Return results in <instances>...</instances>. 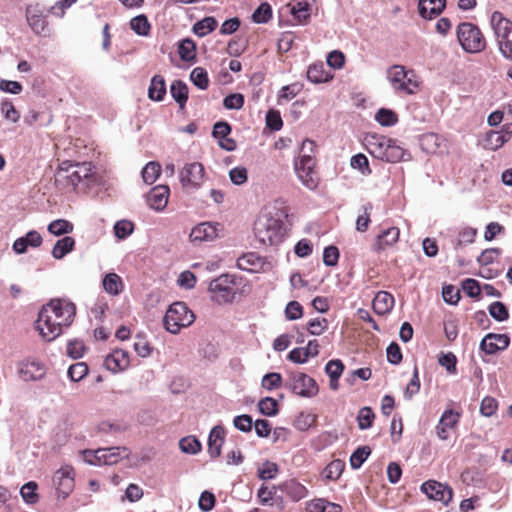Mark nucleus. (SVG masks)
<instances>
[{"label": "nucleus", "instance_id": "40", "mask_svg": "<svg viewBox=\"0 0 512 512\" xmlns=\"http://www.w3.org/2000/svg\"><path fill=\"white\" fill-rule=\"evenodd\" d=\"M179 447L183 453L197 454L201 451V443L195 436H186L179 441Z\"/></svg>", "mask_w": 512, "mask_h": 512}, {"label": "nucleus", "instance_id": "21", "mask_svg": "<svg viewBox=\"0 0 512 512\" xmlns=\"http://www.w3.org/2000/svg\"><path fill=\"white\" fill-rule=\"evenodd\" d=\"M168 197L169 187L165 185H158L152 188L148 193L147 203L152 209L161 211L167 206Z\"/></svg>", "mask_w": 512, "mask_h": 512}, {"label": "nucleus", "instance_id": "37", "mask_svg": "<svg viewBox=\"0 0 512 512\" xmlns=\"http://www.w3.org/2000/svg\"><path fill=\"white\" fill-rule=\"evenodd\" d=\"M291 5V14L299 22L303 23L310 17V7L306 1H295Z\"/></svg>", "mask_w": 512, "mask_h": 512}, {"label": "nucleus", "instance_id": "8", "mask_svg": "<svg viewBox=\"0 0 512 512\" xmlns=\"http://www.w3.org/2000/svg\"><path fill=\"white\" fill-rule=\"evenodd\" d=\"M194 320V313L184 302H174L166 311L164 327L168 332L177 334L182 328L190 326Z\"/></svg>", "mask_w": 512, "mask_h": 512}, {"label": "nucleus", "instance_id": "50", "mask_svg": "<svg viewBox=\"0 0 512 512\" xmlns=\"http://www.w3.org/2000/svg\"><path fill=\"white\" fill-rule=\"evenodd\" d=\"M195 43L191 39H184L179 44V56L184 61H191L195 58Z\"/></svg>", "mask_w": 512, "mask_h": 512}, {"label": "nucleus", "instance_id": "43", "mask_svg": "<svg viewBox=\"0 0 512 512\" xmlns=\"http://www.w3.org/2000/svg\"><path fill=\"white\" fill-rule=\"evenodd\" d=\"M371 454L369 446L358 447L350 457V465L353 469H359L368 456Z\"/></svg>", "mask_w": 512, "mask_h": 512}, {"label": "nucleus", "instance_id": "46", "mask_svg": "<svg viewBox=\"0 0 512 512\" xmlns=\"http://www.w3.org/2000/svg\"><path fill=\"white\" fill-rule=\"evenodd\" d=\"M375 418V414L370 407H362L359 410L357 421L358 427L360 430H366L370 428L373 424V420Z\"/></svg>", "mask_w": 512, "mask_h": 512}, {"label": "nucleus", "instance_id": "11", "mask_svg": "<svg viewBox=\"0 0 512 512\" xmlns=\"http://www.w3.org/2000/svg\"><path fill=\"white\" fill-rule=\"evenodd\" d=\"M205 176L204 166L199 162L187 163L179 172L182 186L186 189H199Z\"/></svg>", "mask_w": 512, "mask_h": 512}, {"label": "nucleus", "instance_id": "38", "mask_svg": "<svg viewBox=\"0 0 512 512\" xmlns=\"http://www.w3.org/2000/svg\"><path fill=\"white\" fill-rule=\"evenodd\" d=\"M48 231L55 236L66 235L73 231V224L65 219H57L48 225Z\"/></svg>", "mask_w": 512, "mask_h": 512}, {"label": "nucleus", "instance_id": "54", "mask_svg": "<svg viewBox=\"0 0 512 512\" xmlns=\"http://www.w3.org/2000/svg\"><path fill=\"white\" fill-rule=\"evenodd\" d=\"M363 214L359 215L356 220V230L359 232H365L369 224L371 222L370 220V211L372 210V204L367 203L363 205Z\"/></svg>", "mask_w": 512, "mask_h": 512}, {"label": "nucleus", "instance_id": "56", "mask_svg": "<svg viewBox=\"0 0 512 512\" xmlns=\"http://www.w3.org/2000/svg\"><path fill=\"white\" fill-rule=\"evenodd\" d=\"M351 167L358 169L363 175H370L369 161L363 154H357L351 158Z\"/></svg>", "mask_w": 512, "mask_h": 512}, {"label": "nucleus", "instance_id": "53", "mask_svg": "<svg viewBox=\"0 0 512 512\" xmlns=\"http://www.w3.org/2000/svg\"><path fill=\"white\" fill-rule=\"evenodd\" d=\"M88 373V366L84 362L72 364L68 369V376L74 382L81 381Z\"/></svg>", "mask_w": 512, "mask_h": 512}, {"label": "nucleus", "instance_id": "3", "mask_svg": "<svg viewBox=\"0 0 512 512\" xmlns=\"http://www.w3.org/2000/svg\"><path fill=\"white\" fill-rule=\"evenodd\" d=\"M254 233L261 244L272 246L283 240L285 229L280 218L274 217L270 212H264L254 224Z\"/></svg>", "mask_w": 512, "mask_h": 512}, {"label": "nucleus", "instance_id": "12", "mask_svg": "<svg viewBox=\"0 0 512 512\" xmlns=\"http://www.w3.org/2000/svg\"><path fill=\"white\" fill-rule=\"evenodd\" d=\"M74 469L65 465L57 470L53 475V484L59 496L66 498L74 489Z\"/></svg>", "mask_w": 512, "mask_h": 512}, {"label": "nucleus", "instance_id": "36", "mask_svg": "<svg viewBox=\"0 0 512 512\" xmlns=\"http://www.w3.org/2000/svg\"><path fill=\"white\" fill-rule=\"evenodd\" d=\"M296 174L302 184L309 190H314L318 186V178L314 168L308 169H295Z\"/></svg>", "mask_w": 512, "mask_h": 512}, {"label": "nucleus", "instance_id": "22", "mask_svg": "<svg viewBox=\"0 0 512 512\" xmlns=\"http://www.w3.org/2000/svg\"><path fill=\"white\" fill-rule=\"evenodd\" d=\"M129 363L128 353L121 349L114 350L104 361L105 367L114 373L125 370Z\"/></svg>", "mask_w": 512, "mask_h": 512}, {"label": "nucleus", "instance_id": "23", "mask_svg": "<svg viewBox=\"0 0 512 512\" xmlns=\"http://www.w3.org/2000/svg\"><path fill=\"white\" fill-rule=\"evenodd\" d=\"M225 430L222 426H214L208 437V453L211 458H217L221 454V449L224 444Z\"/></svg>", "mask_w": 512, "mask_h": 512}, {"label": "nucleus", "instance_id": "9", "mask_svg": "<svg viewBox=\"0 0 512 512\" xmlns=\"http://www.w3.org/2000/svg\"><path fill=\"white\" fill-rule=\"evenodd\" d=\"M457 38L461 47L468 53H478L486 48L482 32L472 23H460L457 27Z\"/></svg>", "mask_w": 512, "mask_h": 512}, {"label": "nucleus", "instance_id": "29", "mask_svg": "<svg viewBox=\"0 0 512 512\" xmlns=\"http://www.w3.org/2000/svg\"><path fill=\"white\" fill-rule=\"evenodd\" d=\"M264 265V259L256 253H247L237 260V266L249 272H258L263 269Z\"/></svg>", "mask_w": 512, "mask_h": 512}, {"label": "nucleus", "instance_id": "10", "mask_svg": "<svg viewBox=\"0 0 512 512\" xmlns=\"http://www.w3.org/2000/svg\"><path fill=\"white\" fill-rule=\"evenodd\" d=\"M286 387L293 393L307 398L314 397L318 393V385L316 381L305 373L300 372L291 373L289 375Z\"/></svg>", "mask_w": 512, "mask_h": 512}, {"label": "nucleus", "instance_id": "6", "mask_svg": "<svg viewBox=\"0 0 512 512\" xmlns=\"http://www.w3.org/2000/svg\"><path fill=\"white\" fill-rule=\"evenodd\" d=\"M238 288V278L230 274H222L213 279L208 286L212 301L219 305L232 303Z\"/></svg>", "mask_w": 512, "mask_h": 512}, {"label": "nucleus", "instance_id": "51", "mask_svg": "<svg viewBox=\"0 0 512 512\" xmlns=\"http://www.w3.org/2000/svg\"><path fill=\"white\" fill-rule=\"evenodd\" d=\"M328 329V321L325 318L317 317L307 323V330L311 335L319 336Z\"/></svg>", "mask_w": 512, "mask_h": 512}, {"label": "nucleus", "instance_id": "39", "mask_svg": "<svg viewBox=\"0 0 512 512\" xmlns=\"http://www.w3.org/2000/svg\"><path fill=\"white\" fill-rule=\"evenodd\" d=\"M161 173V165L158 162H149L142 169V178L146 184H153Z\"/></svg>", "mask_w": 512, "mask_h": 512}, {"label": "nucleus", "instance_id": "19", "mask_svg": "<svg viewBox=\"0 0 512 512\" xmlns=\"http://www.w3.org/2000/svg\"><path fill=\"white\" fill-rule=\"evenodd\" d=\"M218 223L203 222L195 226L191 233L192 242L212 241L217 237Z\"/></svg>", "mask_w": 512, "mask_h": 512}, {"label": "nucleus", "instance_id": "17", "mask_svg": "<svg viewBox=\"0 0 512 512\" xmlns=\"http://www.w3.org/2000/svg\"><path fill=\"white\" fill-rule=\"evenodd\" d=\"M319 354V344L317 340H310L305 347H297L292 349L287 358L297 364L306 363L311 357Z\"/></svg>", "mask_w": 512, "mask_h": 512}, {"label": "nucleus", "instance_id": "58", "mask_svg": "<svg viewBox=\"0 0 512 512\" xmlns=\"http://www.w3.org/2000/svg\"><path fill=\"white\" fill-rule=\"evenodd\" d=\"M243 105L244 96L240 93L230 94L223 100V106L228 110H239Z\"/></svg>", "mask_w": 512, "mask_h": 512}, {"label": "nucleus", "instance_id": "34", "mask_svg": "<svg viewBox=\"0 0 512 512\" xmlns=\"http://www.w3.org/2000/svg\"><path fill=\"white\" fill-rule=\"evenodd\" d=\"M103 287L107 293L118 295L122 291L123 283L120 276L115 273H109L103 279Z\"/></svg>", "mask_w": 512, "mask_h": 512}, {"label": "nucleus", "instance_id": "28", "mask_svg": "<svg viewBox=\"0 0 512 512\" xmlns=\"http://www.w3.org/2000/svg\"><path fill=\"white\" fill-rule=\"evenodd\" d=\"M372 305L375 313L385 315L393 309L394 297L386 291H379L375 295Z\"/></svg>", "mask_w": 512, "mask_h": 512}, {"label": "nucleus", "instance_id": "2", "mask_svg": "<svg viewBox=\"0 0 512 512\" xmlns=\"http://www.w3.org/2000/svg\"><path fill=\"white\" fill-rule=\"evenodd\" d=\"M93 176L90 162L64 161L57 169L55 181L64 188L75 189L80 183H85L88 186Z\"/></svg>", "mask_w": 512, "mask_h": 512}, {"label": "nucleus", "instance_id": "14", "mask_svg": "<svg viewBox=\"0 0 512 512\" xmlns=\"http://www.w3.org/2000/svg\"><path fill=\"white\" fill-rule=\"evenodd\" d=\"M26 20L31 30L37 34H45L48 22L43 9L39 4L28 5L26 7Z\"/></svg>", "mask_w": 512, "mask_h": 512}, {"label": "nucleus", "instance_id": "7", "mask_svg": "<svg viewBox=\"0 0 512 512\" xmlns=\"http://www.w3.org/2000/svg\"><path fill=\"white\" fill-rule=\"evenodd\" d=\"M499 51L504 58L512 61V21L505 18L501 12L495 11L491 16Z\"/></svg>", "mask_w": 512, "mask_h": 512}, {"label": "nucleus", "instance_id": "5", "mask_svg": "<svg viewBox=\"0 0 512 512\" xmlns=\"http://www.w3.org/2000/svg\"><path fill=\"white\" fill-rule=\"evenodd\" d=\"M57 305H60V299H52L44 305L38 314L36 328L40 335L47 341H52L62 334V326L55 317Z\"/></svg>", "mask_w": 512, "mask_h": 512}, {"label": "nucleus", "instance_id": "61", "mask_svg": "<svg viewBox=\"0 0 512 512\" xmlns=\"http://www.w3.org/2000/svg\"><path fill=\"white\" fill-rule=\"evenodd\" d=\"M339 260V250L336 246L330 245L323 251V262L326 266H336Z\"/></svg>", "mask_w": 512, "mask_h": 512}, {"label": "nucleus", "instance_id": "4", "mask_svg": "<svg viewBox=\"0 0 512 512\" xmlns=\"http://www.w3.org/2000/svg\"><path fill=\"white\" fill-rule=\"evenodd\" d=\"M386 78L393 90L400 95H413L419 89V81L413 70L402 65H393L387 69Z\"/></svg>", "mask_w": 512, "mask_h": 512}, {"label": "nucleus", "instance_id": "26", "mask_svg": "<svg viewBox=\"0 0 512 512\" xmlns=\"http://www.w3.org/2000/svg\"><path fill=\"white\" fill-rule=\"evenodd\" d=\"M446 0H419V14L425 19H433L445 8Z\"/></svg>", "mask_w": 512, "mask_h": 512}, {"label": "nucleus", "instance_id": "41", "mask_svg": "<svg viewBox=\"0 0 512 512\" xmlns=\"http://www.w3.org/2000/svg\"><path fill=\"white\" fill-rule=\"evenodd\" d=\"M131 29L138 35L147 36L150 31V23L145 15H138L130 21Z\"/></svg>", "mask_w": 512, "mask_h": 512}, {"label": "nucleus", "instance_id": "64", "mask_svg": "<svg viewBox=\"0 0 512 512\" xmlns=\"http://www.w3.org/2000/svg\"><path fill=\"white\" fill-rule=\"evenodd\" d=\"M278 467L275 463L265 462L263 466L258 470V476L262 480H270L276 477Z\"/></svg>", "mask_w": 512, "mask_h": 512}, {"label": "nucleus", "instance_id": "48", "mask_svg": "<svg viewBox=\"0 0 512 512\" xmlns=\"http://www.w3.org/2000/svg\"><path fill=\"white\" fill-rule=\"evenodd\" d=\"M345 464L342 460H333L330 462L326 468L324 469V476L325 478L329 480H336L338 479L343 470H344Z\"/></svg>", "mask_w": 512, "mask_h": 512}, {"label": "nucleus", "instance_id": "60", "mask_svg": "<svg viewBox=\"0 0 512 512\" xmlns=\"http://www.w3.org/2000/svg\"><path fill=\"white\" fill-rule=\"evenodd\" d=\"M281 384L282 376L276 372L268 373L262 379V387L269 391L279 388Z\"/></svg>", "mask_w": 512, "mask_h": 512}, {"label": "nucleus", "instance_id": "49", "mask_svg": "<svg viewBox=\"0 0 512 512\" xmlns=\"http://www.w3.org/2000/svg\"><path fill=\"white\" fill-rule=\"evenodd\" d=\"M489 314L496 321L503 322L508 319L509 313L506 306L499 301L493 302L488 307Z\"/></svg>", "mask_w": 512, "mask_h": 512}, {"label": "nucleus", "instance_id": "33", "mask_svg": "<svg viewBox=\"0 0 512 512\" xmlns=\"http://www.w3.org/2000/svg\"><path fill=\"white\" fill-rule=\"evenodd\" d=\"M170 93L175 101L183 108L188 99V87L181 80H175L170 87Z\"/></svg>", "mask_w": 512, "mask_h": 512}, {"label": "nucleus", "instance_id": "44", "mask_svg": "<svg viewBox=\"0 0 512 512\" xmlns=\"http://www.w3.org/2000/svg\"><path fill=\"white\" fill-rule=\"evenodd\" d=\"M375 119L380 125L386 127L393 126L398 121L396 113L386 108L379 109L375 115Z\"/></svg>", "mask_w": 512, "mask_h": 512}, {"label": "nucleus", "instance_id": "30", "mask_svg": "<svg viewBox=\"0 0 512 512\" xmlns=\"http://www.w3.org/2000/svg\"><path fill=\"white\" fill-rule=\"evenodd\" d=\"M330 71L325 69L323 63H315L309 66L307 70V78L312 83H325L332 79Z\"/></svg>", "mask_w": 512, "mask_h": 512}, {"label": "nucleus", "instance_id": "25", "mask_svg": "<svg viewBox=\"0 0 512 512\" xmlns=\"http://www.w3.org/2000/svg\"><path fill=\"white\" fill-rule=\"evenodd\" d=\"M512 130L507 127L506 132L491 130L486 133L483 140V147L489 150H497L502 147L510 138Z\"/></svg>", "mask_w": 512, "mask_h": 512}, {"label": "nucleus", "instance_id": "42", "mask_svg": "<svg viewBox=\"0 0 512 512\" xmlns=\"http://www.w3.org/2000/svg\"><path fill=\"white\" fill-rule=\"evenodd\" d=\"M190 79L193 84L201 90H205L209 86L207 71L202 67H196L191 71Z\"/></svg>", "mask_w": 512, "mask_h": 512}, {"label": "nucleus", "instance_id": "31", "mask_svg": "<svg viewBox=\"0 0 512 512\" xmlns=\"http://www.w3.org/2000/svg\"><path fill=\"white\" fill-rule=\"evenodd\" d=\"M166 95V83L161 75H155L150 82L148 88V97L153 100L160 102Z\"/></svg>", "mask_w": 512, "mask_h": 512}, {"label": "nucleus", "instance_id": "24", "mask_svg": "<svg viewBox=\"0 0 512 512\" xmlns=\"http://www.w3.org/2000/svg\"><path fill=\"white\" fill-rule=\"evenodd\" d=\"M100 465H114L121 459L129 456V450L126 447L99 448Z\"/></svg>", "mask_w": 512, "mask_h": 512}, {"label": "nucleus", "instance_id": "45", "mask_svg": "<svg viewBox=\"0 0 512 512\" xmlns=\"http://www.w3.org/2000/svg\"><path fill=\"white\" fill-rule=\"evenodd\" d=\"M272 17V8L267 2L261 3L252 14L255 23H267Z\"/></svg>", "mask_w": 512, "mask_h": 512}, {"label": "nucleus", "instance_id": "13", "mask_svg": "<svg viewBox=\"0 0 512 512\" xmlns=\"http://www.w3.org/2000/svg\"><path fill=\"white\" fill-rule=\"evenodd\" d=\"M421 491L425 493L428 498L439 501L444 505H448L453 497V490L450 486L435 480H428L423 483L421 485Z\"/></svg>", "mask_w": 512, "mask_h": 512}, {"label": "nucleus", "instance_id": "15", "mask_svg": "<svg viewBox=\"0 0 512 512\" xmlns=\"http://www.w3.org/2000/svg\"><path fill=\"white\" fill-rule=\"evenodd\" d=\"M460 416V413L455 412L452 409L444 411L435 428L439 439L447 440L450 437V430L457 426Z\"/></svg>", "mask_w": 512, "mask_h": 512}, {"label": "nucleus", "instance_id": "20", "mask_svg": "<svg viewBox=\"0 0 512 512\" xmlns=\"http://www.w3.org/2000/svg\"><path fill=\"white\" fill-rule=\"evenodd\" d=\"M43 242L42 236L36 230H31L25 236L16 239L13 243V250L16 254H24L28 247L37 248Z\"/></svg>", "mask_w": 512, "mask_h": 512}, {"label": "nucleus", "instance_id": "63", "mask_svg": "<svg viewBox=\"0 0 512 512\" xmlns=\"http://www.w3.org/2000/svg\"><path fill=\"white\" fill-rule=\"evenodd\" d=\"M443 300L451 305H455L460 300V292L452 285H446L442 289Z\"/></svg>", "mask_w": 512, "mask_h": 512}, {"label": "nucleus", "instance_id": "62", "mask_svg": "<svg viewBox=\"0 0 512 512\" xmlns=\"http://www.w3.org/2000/svg\"><path fill=\"white\" fill-rule=\"evenodd\" d=\"M229 178L235 185H242L247 181V169L245 167L237 166L229 171Z\"/></svg>", "mask_w": 512, "mask_h": 512}, {"label": "nucleus", "instance_id": "47", "mask_svg": "<svg viewBox=\"0 0 512 512\" xmlns=\"http://www.w3.org/2000/svg\"><path fill=\"white\" fill-rule=\"evenodd\" d=\"M37 483L30 481L21 487L20 494L23 500L28 504H34L38 501Z\"/></svg>", "mask_w": 512, "mask_h": 512}, {"label": "nucleus", "instance_id": "59", "mask_svg": "<svg viewBox=\"0 0 512 512\" xmlns=\"http://www.w3.org/2000/svg\"><path fill=\"white\" fill-rule=\"evenodd\" d=\"M133 223L127 220H120L114 225L115 236L119 239H125L133 232Z\"/></svg>", "mask_w": 512, "mask_h": 512}, {"label": "nucleus", "instance_id": "32", "mask_svg": "<svg viewBox=\"0 0 512 512\" xmlns=\"http://www.w3.org/2000/svg\"><path fill=\"white\" fill-rule=\"evenodd\" d=\"M75 240L73 237L64 236L59 239L53 246L52 256L57 259H63L68 253L74 250Z\"/></svg>", "mask_w": 512, "mask_h": 512}, {"label": "nucleus", "instance_id": "27", "mask_svg": "<svg viewBox=\"0 0 512 512\" xmlns=\"http://www.w3.org/2000/svg\"><path fill=\"white\" fill-rule=\"evenodd\" d=\"M76 315V306L69 301L61 300L60 305H57V311H55V317L63 327H68L72 324Z\"/></svg>", "mask_w": 512, "mask_h": 512}, {"label": "nucleus", "instance_id": "16", "mask_svg": "<svg viewBox=\"0 0 512 512\" xmlns=\"http://www.w3.org/2000/svg\"><path fill=\"white\" fill-rule=\"evenodd\" d=\"M510 343V339L506 334H487L480 343V349L491 355L497 351L505 350Z\"/></svg>", "mask_w": 512, "mask_h": 512}, {"label": "nucleus", "instance_id": "1", "mask_svg": "<svg viewBox=\"0 0 512 512\" xmlns=\"http://www.w3.org/2000/svg\"><path fill=\"white\" fill-rule=\"evenodd\" d=\"M365 144L373 157L386 162L397 163L406 160V155L409 156L406 150L397 144L396 140L384 135L368 134L365 138Z\"/></svg>", "mask_w": 512, "mask_h": 512}, {"label": "nucleus", "instance_id": "55", "mask_svg": "<svg viewBox=\"0 0 512 512\" xmlns=\"http://www.w3.org/2000/svg\"><path fill=\"white\" fill-rule=\"evenodd\" d=\"M344 371V364L340 359H333L325 365V373L329 378H340Z\"/></svg>", "mask_w": 512, "mask_h": 512}, {"label": "nucleus", "instance_id": "18", "mask_svg": "<svg viewBox=\"0 0 512 512\" xmlns=\"http://www.w3.org/2000/svg\"><path fill=\"white\" fill-rule=\"evenodd\" d=\"M400 236V230L397 227H389L383 229L376 237L375 243L373 244V251L379 253L393 246L398 242Z\"/></svg>", "mask_w": 512, "mask_h": 512}, {"label": "nucleus", "instance_id": "35", "mask_svg": "<svg viewBox=\"0 0 512 512\" xmlns=\"http://www.w3.org/2000/svg\"><path fill=\"white\" fill-rule=\"evenodd\" d=\"M217 24L214 17H205L193 25V32L199 37H204L215 30Z\"/></svg>", "mask_w": 512, "mask_h": 512}, {"label": "nucleus", "instance_id": "57", "mask_svg": "<svg viewBox=\"0 0 512 512\" xmlns=\"http://www.w3.org/2000/svg\"><path fill=\"white\" fill-rule=\"evenodd\" d=\"M286 489L289 496L295 501L303 499L307 494L306 488L302 484L294 481L287 483Z\"/></svg>", "mask_w": 512, "mask_h": 512}, {"label": "nucleus", "instance_id": "52", "mask_svg": "<svg viewBox=\"0 0 512 512\" xmlns=\"http://www.w3.org/2000/svg\"><path fill=\"white\" fill-rule=\"evenodd\" d=\"M258 408L266 416H275L278 413L277 401L271 397L261 399L258 403Z\"/></svg>", "mask_w": 512, "mask_h": 512}]
</instances>
